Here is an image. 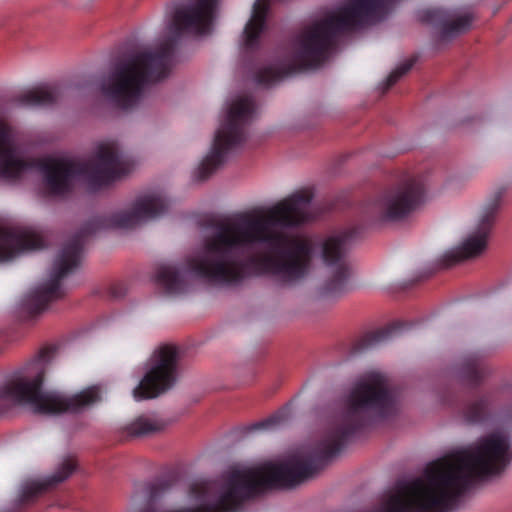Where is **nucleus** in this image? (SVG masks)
<instances>
[{
    "label": "nucleus",
    "mask_w": 512,
    "mask_h": 512,
    "mask_svg": "<svg viewBox=\"0 0 512 512\" xmlns=\"http://www.w3.org/2000/svg\"><path fill=\"white\" fill-rule=\"evenodd\" d=\"M313 193L298 191L265 214L245 212L214 225L203 249L185 262V271L208 283L236 287L251 277L272 275L293 284L309 273L313 243L276 228L297 227L313 219Z\"/></svg>",
    "instance_id": "f257e3e1"
},
{
    "label": "nucleus",
    "mask_w": 512,
    "mask_h": 512,
    "mask_svg": "<svg viewBox=\"0 0 512 512\" xmlns=\"http://www.w3.org/2000/svg\"><path fill=\"white\" fill-rule=\"evenodd\" d=\"M217 0H178L167 13L168 36L154 50L130 52L119 58L101 84V92L121 109H130L142 99L148 85L165 79L174 64L183 35L208 34Z\"/></svg>",
    "instance_id": "f03ea898"
},
{
    "label": "nucleus",
    "mask_w": 512,
    "mask_h": 512,
    "mask_svg": "<svg viewBox=\"0 0 512 512\" xmlns=\"http://www.w3.org/2000/svg\"><path fill=\"white\" fill-rule=\"evenodd\" d=\"M393 1L350 0L337 11L306 26L292 39L284 59L255 73V82L270 87L286 76L320 66L336 47L340 35L379 21Z\"/></svg>",
    "instance_id": "7ed1b4c3"
},
{
    "label": "nucleus",
    "mask_w": 512,
    "mask_h": 512,
    "mask_svg": "<svg viewBox=\"0 0 512 512\" xmlns=\"http://www.w3.org/2000/svg\"><path fill=\"white\" fill-rule=\"evenodd\" d=\"M36 168L43 176V184L51 196H65L72 192L74 181L84 177L98 189L121 178V149L116 142L101 143L95 156L87 161L46 156L25 160L17 156L10 139V128L0 122V174L6 179H17L27 169Z\"/></svg>",
    "instance_id": "20e7f679"
},
{
    "label": "nucleus",
    "mask_w": 512,
    "mask_h": 512,
    "mask_svg": "<svg viewBox=\"0 0 512 512\" xmlns=\"http://www.w3.org/2000/svg\"><path fill=\"white\" fill-rule=\"evenodd\" d=\"M168 202L158 193L139 197L130 210L113 213L105 219L95 218L86 222L61 248L56 256L49 280L31 291L24 300V307L31 317L41 314L50 302L63 296L61 281L81 261L85 239L100 227L133 228L140 223L153 220L166 212Z\"/></svg>",
    "instance_id": "39448f33"
},
{
    "label": "nucleus",
    "mask_w": 512,
    "mask_h": 512,
    "mask_svg": "<svg viewBox=\"0 0 512 512\" xmlns=\"http://www.w3.org/2000/svg\"><path fill=\"white\" fill-rule=\"evenodd\" d=\"M57 348L46 346L24 367L15 371L0 385V413L14 405H24L34 413L57 415L80 413L101 402V388L93 385L66 396L42 389L46 366L55 357Z\"/></svg>",
    "instance_id": "423d86ee"
},
{
    "label": "nucleus",
    "mask_w": 512,
    "mask_h": 512,
    "mask_svg": "<svg viewBox=\"0 0 512 512\" xmlns=\"http://www.w3.org/2000/svg\"><path fill=\"white\" fill-rule=\"evenodd\" d=\"M256 113V103L252 96L235 99L228 108L224 120L215 133L210 153L197 169L198 180H206L224 163L230 152L237 150L247 139V127Z\"/></svg>",
    "instance_id": "0eeeda50"
},
{
    "label": "nucleus",
    "mask_w": 512,
    "mask_h": 512,
    "mask_svg": "<svg viewBox=\"0 0 512 512\" xmlns=\"http://www.w3.org/2000/svg\"><path fill=\"white\" fill-rule=\"evenodd\" d=\"M426 188L427 181L422 175L404 178L370 205L368 223L372 225L405 218L424 202Z\"/></svg>",
    "instance_id": "6e6552de"
},
{
    "label": "nucleus",
    "mask_w": 512,
    "mask_h": 512,
    "mask_svg": "<svg viewBox=\"0 0 512 512\" xmlns=\"http://www.w3.org/2000/svg\"><path fill=\"white\" fill-rule=\"evenodd\" d=\"M364 225L356 224L327 237L322 243L321 257L329 276L323 283L320 293L325 298H335L347 289L350 275L348 251L361 237Z\"/></svg>",
    "instance_id": "1a4fd4ad"
},
{
    "label": "nucleus",
    "mask_w": 512,
    "mask_h": 512,
    "mask_svg": "<svg viewBox=\"0 0 512 512\" xmlns=\"http://www.w3.org/2000/svg\"><path fill=\"white\" fill-rule=\"evenodd\" d=\"M179 350L174 345H162L154 352L150 368L133 390L136 400L156 398L171 389L178 377Z\"/></svg>",
    "instance_id": "9d476101"
},
{
    "label": "nucleus",
    "mask_w": 512,
    "mask_h": 512,
    "mask_svg": "<svg viewBox=\"0 0 512 512\" xmlns=\"http://www.w3.org/2000/svg\"><path fill=\"white\" fill-rule=\"evenodd\" d=\"M503 187L497 188L487 199L475 232L469 235L458 248L445 253L441 259L442 268H449L463 260L479 256L487 246V239L500 209Z\"/></svg>",
    "instance_id": "9b49d317"
},
{
    "label": "nucleus",
    "mask_w": 512,
    "mask_h": 512,
    "mask_svg": "<svg viewBox=\"0 0 512 512\" xmlns=\"http://www.w3.org/2000/svg\"><path fill=\"white\" fill-rule=\"evenodd\" d=\"M44 246L42 235L30 228L0 227V262L9 261L20 252L37 250Z\"/></svg>",
    "instance_id": "f8f14e48"
},
{
    "label": "nucleus",
    "mask_w": 512,
    "mask_h": 512,
    "mask_svg": "<svg viewBox=\"0 0 512 512\" xmlns=\"http://www.w3.org/2000/svg\"><path fill=\"white\" fill-rule=\"evenodd\" d=\"M418 18L422 23L439 28L443 40L451 39L468 31L472 22L469 15L456 17L453 12L443 8L422 10L419 12Z\"/></svg>",
    "instance_id": "ddd939ff"
},
{
    "label": "nucleus",
    "mask_w": 512,
    "mask_h": 512,
    "mask_svg": "<svg viewBox=\"0 0 512 512\" xmlns=\"http://www.w3.org/2000/svg\"><path fill=\"white\" fill-rule=\"evenodd\" d=\"M75 463L71 459L65 460L57 471L47 477L44 481L41 482H31L27 484L20 495V503L27 504L33 501L38 495L41 493L55 487L57 484L66 480L75 470Z\"/></svg>",
    "instance_id": "4468645a"
},
{
    "label": "nucleus",
    "mask_w": 512,
    "mask_h": 512,
    "mask_svg": "<svg viewBox=\"0 0 512 512\" xmlns=\"http://www.w3.org/2000/svg\"><path fill=\"white\" fill-rule=\"evenodd\" d=\"M412 326V323L395 321L389 325L379 328L375 331L368 332L361 336L354 344L356 352L373 348L377 345L392 340L395 337L403 335Z\"/></svg>",
    "instance_id": "2eb2a0df"
},
{
    "label": "nucleus",
    "mask_w": 512,
    "mask_h": 512,
    "mask_svg": "<svg viewBox=\"0 0 512 512\" xmlns=\"http://www.w3.org/2000/svg\"><path fill=\"white\" fill-rule=\"evenodd\" d=\"M60 98V90L55 85H42L24 91L13 98V102L21 107H48Z\"/></svg>",
    "instance_id": "dca6fc26"
},
{
    "label": "nucleus",
    "mask_w": 512,
    "mask_h": 512,
    "mask_svg": "<svg viewBox=\"0 0 512 512\" xmlns=\"http://www.w3.org/2000/svg\"><path fill=\"white\" fill-rule=\"evenodd\" d=\"M154 282L167 295H178L187 290L183 271L174 265H160L156 270Z\"/></svg>",
    "instance_id": "f3484780"
},
{
    "label": "nucleus",
    "mask_w": 512,
    "mask_h": 512,
    "mask_svg": "<svg viewBox=\"0 0 512 512\" xmlns=\"http://www.w3.org/2000/svg\"><path fill=\"white\" fill-rule=\"evenodd\" d=\"M488 373L489 368L485 363L484 356L479 353L466 355L459 367L461 378L473 387L478 386Z\"/></svg>",
    "instance_id": "a211bd4d"
},
{
    "label": "nucleus",
    "mask_w": 512,
    "mask_h": 512,
    "mask_svg": "<svg viewBox=\"0 0 512 512\" xmlns=\"http://www.w3.org/2000/svg\"><path fill=\"white\" fill-rule=\"evenodd\" d=\"M165 423L159 419L140 416L123 428L127 437H143L164 429Z\"/></svg>",
    "instance_id": "6ab92c4d"
},
{
    "label": "nucleus",
    "mask_w": 512,
    "mask_h": 512,
    "mask_svg": "<svg viewBox=\"0 0 512 512\" xmlns=\"http://www.w3.org/2000/svg\"><path fill=\"white\" fill-rule=\"evenodd\" d=\"M491 403V395L486 394L467 404L463 411L466 421L469 423L484 422L489 415Z\"/></svg>",
    "instance_id": "aec40b11"
},
{
    "label": "nucleus",
    "mask_w": 512,
    "mask_h": 512,
    "mask_svg": "<svg viewBox=\"0 0 512 512\" xmlns=\"http://www.w3.org/2000/svg\"><path fill=\"white\" fill-rule=\"evenodd\" d=\"M416 62V58H410L396 69H394L386 78L382 92H387L393 85H395L405 74H407Z\"/></svg>",
    "instance_id": "412c9836"
},
{
    "label": "nucleus",
    "mask_w": 512,
    "mask_h": 512,
    "mask_svg": "<svg viewBox=\"0 0 512 512\" xmlns=\"http://www.w3.org/2000/svg\"><path fill=\"white\" fill-rule=\"evenodd\" d=\"M284 420H285V413L277 412L262 421L256 422V423L251 424L250 426L246 427V432L251 433L254 431L273 430L276 427H278Z\"/></svg>",
    "instance_id": "4be33fe9"
},
{
    "label": "nucleus",
    "mask_w": 512,
    "mask_h": 512,
    "mask_svg": "<svg viewBox=\"0 0 512 512\" xmlns=\"http://www.w3.org/2000/svg\"><path fill=\"white\" fill-rule=\"evenodd\" d=\"M174 481L170 478H161V499L171 490Z\"/></svg>",
    "instance_id": "5701e85b"
},
{
    "label": "nucleus",
    "mask_w": 512,
    "mask_h": 512,
    "mask_svg": "<svg viewBox=\"0 0 512 512\" xmlns=\"http://www.w3.org/2000/svg\"><path fill=\"white\" fill-rule=\"evenodd\" d=\"M113 295L116 297L121 296V294L116 291V288L113 289Z\"/></svg>",
    "instance_id": "b1692460"
}]
</instances>
